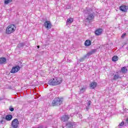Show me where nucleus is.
Returning <instances> with one entry per match:
<instances>
[{"label": "nucleus", "instance_id": "33", "mask_svg": "<svg viewBox=\"0 0 128 128\" xmlns=\"http://www.w3.org/2000/svg\"><path fill=\"white\" fill-rule=\"evenodd\" d=\"M126 122H127V124H128V118L126 120Z\"/></svg>", "mask_w": 128, "mask_h": 128}, {"label": "nucleus", "instance_id": "24", "mask_svg": "<svg viewBox=\"0 0 128 128\" xmlns=\"http://www.w3.org/2000/svg\"><path fill=\"white\" fill-rule=\"evenodd\" d=\"M24 46V43H20L18 44V46L19 48H22V46Z\"/></svg>", "mask_w": 128, "mask_h": 128}, {"label": "nucleus", "instance_id": "26", "mask_svg": "<svg viewBox=\"0 0 128 128\" xmlns=\"http://www.w3.org/2000/svg\"><path fill=\"white\" fill-rule=\"evenodd\" d=\"M9 110L10 112H14V108H12V106L10 108H9Z\"/></svg>", "mask_w": 128, "mask_h": 128}, {"label": "nucleus", "instance_id": "12", "mask_svg": "<svg viewBox=\"0 0 128 128\" xmlns=\"http://www.w3.org/2000/svg\"><path fill=\"white\" fill-rule=\"evenodd\" d=\"M76 124L75 122H68L66 124V126L68 128H74V126Z\"/></svg>", "mask_w": 128, "mask_h": 128}, {"label": "nucleus", "instance_id": "34", "mask_svg": "<svg viewBox=\"0 0 128 128\" xmlns=\"http://www.w3.org/2000/svg\"><path fill=\"white\" fill-rule=\"evenodd\" d=\"M72 8V6H69V8Z\"/></svg>", "mask_w": 128, "mask_h": 128}, {"label": "nucleus", "instance_id": "25", "mask_svg": "<svg viewBox=\"0 0 128 128\" xmlns=\"http://www.w3.org/2000/svg\"><path fill=\"white\" fill-rule=\"evenodd\" d=\"M124 126V122H122L120 124L119 126Z\"/></svg>", "mask_w": 128, "mask_h": 128}, {"label": "nucleus", "instance_id": "22", "mask_svg": "<svg viewBox=\"0 0 128 128\" xmlns=\"http://www.w3.org/2000/svg\"><path fill=\"white\" fill-rule=\"evenodd\" d=\"M118 60V56H115L112 58V62H116V60Z\"/></svg>", "mask_w": 128, "mask_h": 128}, {"label": "nucleus", "instance_id": "15", "mask_svg": "<svg viewBox=\"0 0 128 128\" xmlns=\"http://www.w3.org/2000/svg\"><path fill=\"white\" fill-rule=\"evenodd\" d=\"M6 122V117L4 116H2L1 118V120L0 121V124H4Z\"/></svg>", "mask_w": 128, "mask_h": 128}, {"label": "nucleus", "instance_id": "28", "mask_svg": "<svg viewBox=\"0 0 128 128\" xmlns=\"http://www.w3.org/2000/svg\"><path fill=\"white\" fill-rule=\"evenodd\" d=\"M126 36V33L123 34L122 36V38H124V36Z\"/></svg>", "mask_w": 128, "mask_h": 128}, {"label": "nucleus", "instance_id": "23", "mask_svg": "<svg viewBox=\"0 0 128 128\" xmlns=\"http://www.w3.org/2000/svg\"><path fill=\"white\" fill-rule=\"evenodd\" d=\"M12 2V0H5L4 3L5 4H8L10 2Z\"/></svg>", "mask_w": 128, "mask_h": 128}, {"label": "nucleus", "instance_id": "9", "mask_svg": "<svg viewBox=\"0 0 128 128\" xmlns=\"http://www.w3.org/2000/svg\"><path fill=\"white\" fill-rule=\"evenodd\" d=\"M120 10H121V12H128V6L124 5L121 6H120Z\"/></svg>", "mask_w": 128, "mask_h": 128}, {"label": "nucleus", "instance_id": "3", "mask_svg": "<svg viewBox=\"0 0 128 128\" xmlns=\"http://www.w3.org/2000/svg\"><path fill=\"white\" fill-rule=\"evenodd\" d=\"M16 27L14 24H10L8 26L6 29V34H10L16 31Z\"/></svg>", "mask_w": 128, "mask_h": 128}, {"label": "nucleus", "instance_id": "18", "mask_svg": "<svg viewBox=\"0 0 128 128\" xmlns=\"http://www.w3.org/2000/svg\"><path fill=\"white\" fill-rule=\"evenodd\" d=\"M92 44V41L90 40H86L84 42V45L86 46H90Z\"/></svg>", "mask_w": 128, "mask_h": 128}, {"label": "nucleus", "instance_id": "5", "mask_svg": "<svg viewBox=\"0 0 128 128\" xmlns=\"http://www.w3.org/2000/svg\"><path fill=\"white\" fill-rule=\"evenodd\" d=\"M19 124L18 120L17 118H15L12 122V126L13 128H18Z\"/></svg>", "mask_w": 128, "mask_h": 128}, {"label": "nucleus", "instance_id": "16", "mask_svg": "<svg viewBox=\"0 0 128 128\" xmlns=\"http://www.w3.org/2000/svg\"><path fill=\"white\" fill-rule=\"evenodd\" d=\"M126 72H128V69H126V67L124 66L122 68L120 72H119L120 74L122 72V74H126Z\"/></svg>", "mask_w": 128, "mask_h": 128}, {"label": "nucleus", "instance_id": "13", "mask_svg": "<svg viewBox=\"0 0 128 128\" xmlns=\"http://www.w3.org/2000/svg\"><path fill=\"white\" fill-rule=\"evenodd\" d=\"M86 86H83L80 88L79 94H84V92H86Z\"/></svg>", "mask_w": 128, "mask_h": 128}, {"label": "nucleus", "instance_id": "6", "mask_svg": "<svg viewBox=\"0 0 128 128\" xmlns=\"http://www.w3.org/2000/svg\"><path fill=\"white\" fill-rule=\"evenodd\" d=\"M20 70V67L18 66H16L12 68L10 72L11 74H16V72H18Z\"/></svg>", "mask_w": 128, "mask_h": 128}, {"label": "nucleus", "instance_id": "29", "mask_svg": "<svg viewBox=\"0 0 128 128\" xmlns=\"http://www.w3.org/2000/svg\"><path fill=\"white\" fill-rule=\"evenodd\" d=\"M18 64H22V61H20L18 62H17Z\"/></svg>", "mask_w": 128, "mask_h": 128}, {"label": "nucleus", "instance_id": "2", "mask_svg": "<svg viewBox=\"0 0 128 128\" xmlns=\"http://www.w3.org/2000/svg\"><path fill=\"white\" fill-rule=\"evenodd\" d=\"M62 82V78H55L50 80L48 82V84L50 86H58Z\"/></svg>", "mask_w": 128, "mask_h": 128}, {"label": "nucleus", "instance_id": "36", "mask_svg": "<svg viewBox=\"0 0 128 128\" xmlns=\"http://www.w3.org/2000/svg\"><path fill=\"white\" fill-rule=\"evenodd\" d=\"M73 114H70V116H72Z\"/></svg>", "mask_w": 128, "mask_h": 128}, {"label": "nucleus", "instance_id": "7", "mask_svg": "<svg viewBox=\"0 0 128 128\" xmlns=\"http://www.w3.org/2000/svg\"><path fill=\"white\" fill-rule=\"evenodd\" d=\"M70 115H64L61 117V122H68V120H70Z\"/></svg>", "mask_w": 128, "mask_h": 128}, {"label": "nucleus", "instance_id": "1", "mask_svg": "<svg viewBox=\"0 0 128 128\" xmlns=\"http://www.w3.org/2000/svg\"><path fill=\"white\" fill-rule=\"evenodd\" d=\"M84 17L87 20H94V13H92V10L91 8L87 7L84 11Z\"/></svg>", "mask_w": 128, "mask_h": 128}, {"label": "nucleus", "instance_id": "11", "mask_svg": "<svg viewBox=\"0 0 128 128\" xmlns=\"http://www.w3.org/2000/svg\"><path fill=\"white\" fill-rule=\"evenodd\" d=\"M96 52H98V49H93L91 51L88 52L86 56H84V58H86V56H92V54H96Z\"/></svg>", "mask_w": 128, "mask_h": 128}, {"label": "nucleus", "instance_id": "17", "mask_svg": "<svg viewBox=\"0 0 128 128\" xmlns=\"http://www.w3.org/2000/svg\"><path fill=\"white\" fill-rule=\"evenodd\" d=\"M102 32V29H98L95 31V34L96 36H100Z\"/></svg>", "mask_w": 128, "mask_h": 128}, {"label": "nucleus", "instance_id": "30", "mask_svg": "<svg viewBox=\"0 0 128 128\" xmlns=\"http://www.w3.org/2000/svg\"><path fill=\"white\" fill-rule=\"evenodd\" d=\"M4 100V97L0 98V100Z\"/></svg>", "mask_w": 128, "mask_h": 128}, {"label": "nucleus", "instance_id": "35", "mask_svg": "<svg viewBox=\"0 0 128 128\" xmlns=\"http://www.w3.org/2000/svg\"><path fill=\"white\" fill-rule=\"evenodd\" d=\"M37 48H40V46H38Z\"/></svg>", "mask_w": 128, "mask_h": 128}, {"label": "nucleus", "instance_id": "32", "mask_svg": "<svg viewBox=\"0 0 128 128\" xmlns=\"http://www.w3.org/2000/svg\"><path fill=\"white\" fill-rule=\"evenodd\" d=\"M86 110H90V106H88L86 107Z\"/></svg>", "mask_w": 128, "mask_h": 128}, {"label": "nucleus", "instance_id": "4", "mask_svg": "<svg viewBox=\"0 0 128 128\" xmlns=\"http://www.w3.org/2000/svg\"><path fill=\"white\" fill-rule=\"evenodd\" d=\"M62 104V99L56 98L53 100L52 102V106H60Z\"/></svg>", "mask_w": 128, "mask_h": 128}, {"label": "nucleus", "instance_id": "14", "mask_svg": "<svg viewBox=\"0 0 128 128\" xmlns=\"http://www.w3.org/2000/svg\"><path fill=\"white\" fill-rule=\"evenodd\" d=\"M96 86H98V84L96 82H92L90 84V87L92 90H94L96 88Z\"/></svg>", "mask_w": 128, "mask_h": 128}, {"label": "nucleus", "instance_id": "21", "mask_svg": "<svg viewBox=\"0 0 128 128\" xmlns=\"http://www.w3.org/2000/svg\"><path fill=\"white\" fill-rule=\"evenodd\" d=\"M74 22V19L72 18H68L67 20V24H72Z\"/></svg>", "mask_w": 128, "mask_h": 128}, {"label": "nucleus", "instance_id": "19", "mask_svg": "<svg viewBox=\"0 0 128 128\" xmlns=\"http://www.w3.org/2000/svg\"><path fill=\"white\" fill-rule=\"evenodd\" d=\"M5 118L6 119V120H12V116L10 114L6 115Z\"/></svg>", "mask_w": 128, "mask_h": 128}, {"label": "nucleus", "instance_id": "8", "mask_svg": "<svg viewBox=\"0 0 128 128\" xmlns=\"http://www.w3.org/2000/svg\"><path fill=\"white\" fill-rule=\"evenodd\" d=\"M44 26L46 28L50 29L52 28V23L50 22V21L48 20H46L44 22Z\"/></svg>", "mask_w": 128, "mask_h": 128}, {"label": "nucleus", "instance_id": "10", "mask_svg": "<svg viewBox=\"0 0 128 128\" xmlns=\"http://www.w3.org/2000/svg\"><path fill=\"white\" fill-rule=\"evenodd\" d=\"M112 76H113L114 80H116L118 78H120V72H118L116 73H114L112 74Z\"/></svg>", "mask_w": 128, "mask_h": 128}, {"label": "nucleus", "instance_id": "27", "mask_svg": "<svg viewBox=\"0 0 128 128\" xmlns=\"http://www.w3.org/2000/svg\"><path fill=\"white\" fill-rule=\"evenodd\" d=\"M84 58H81L79 60V61L82 62H84Z\"/></svg>", "mask_w": 128, "mask_h": 128}, {"label": "nucleus", "instance_id": "20", "mask_svg": "<svg viewBox=\"0 0 128 128\" xmlns=\"http://www.w3.org/2000/svg\"><path fill=\"white\" fill-rule=\"evenodd\" d=\"M6 62V58L4 57H2L0 58V64H4Z\"/></svg>", "mask_w": 128, "mask_h": 128}, {"label": "nucleus", "instance_id": "31", "mask_svg": "<svg viewBox=\"0 0 128 128\" xmlns=\"http://www.w3.org/2000/svg\"><path fill=\"white\" fill-rule=\"evenodd\" d=\"M90 102H88V106H90Z\"/></svg>", "mask_w": 128, "mask_h": 128}]
</instances>
